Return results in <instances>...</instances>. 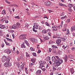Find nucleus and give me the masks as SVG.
<instances>
[{
  "label": "nucleus",
  "mask_w": 75,
  "mask_h": 75,
  "mask_svg": "<svg viewBox=\"0 0 75 75\" xmlns=\"http://www.w3.org/2000/svg\"><path fill=\"white\" fill-rule=\"evenodd\" d=\"M70 71L72 74H73L74 73V69H70Z\"/></svg>",
  "instance_id": "nucleus-26"
},
{
  "label": "nucleus",
  "mask_w": 75,
  "mask_h": 75,
  "mask_svg": "<svg viewBox=\"0 0 75 75\" xmlns=\"http://www.w3.org/2000/svg\"><path fill=\"white\" fill-rule=\"evenodd\" d=\"M40 62L43 64H46V62L44 60H41L40 61Z\"/></svg>",
  "instance_id": "nucleus-21"
},
{
  "label": "nucleus",
  "mask_w": 75,
  "mask_h": 75,
  "mask_svg": "<svg viewBox=\"0 0 75 75\" xmlns=\"http://www.w3.org/2000/svg\"><path fill=\"white\" fill-rule=\"evenodd\" d=\"M50 74V75H53V72H51Z\"/></svg>",
  "instance_id": "nucleus-64"
},
{
  "label": "nucleus",
  "mask_w": 75,
  "mask_h": 75,
  "mask_svg": "<svg viewBox=\"0 0 75 75\" xmlns=\"http://www.w3.org/2000/svg\"><path fill=\"white\" fill-rule=\"evenodd\" d=\"M45 24L46 25H47V26H48V27H50V24H49V23L47 22H46Z\"/></svg>",
  "instance_id": "nucleus-35"
},
{
  "label": "nucleus",
  "mask_w": 75,
  "mask_h": 75,
  "mask_svg": "<svg viewBox=\"0 0 75 75\" xmlns=\"http://www.w3.org/2000/svg\"><path fill=\"white\" fill-rule=\"evenodd\" d=\"M6 40H8V41H11V42H13V40L11 39H10L8 38H6Z\"/></svg>",
  "instance_id": "nucleus-33"
},
{
  "label": "nucleus",
  "mask_w": 75,
  "mask_h": 75,
  "mask_svg": "<svg viewBox=\"0 0 75 75\" xmlns=\"http://www.w3.org/2000/svg\"><path fill=\"white\" fill-rule=\"evenodd\" d=\"M5 28V25H3L2 24H0V28L3 29Z\"/></svg>",
  "instance_id": "nucleus-19"
},
{
  "label": "nucleus",
  "mask_w": 75,
  "mask_h": 75,
  "mask_svg": "<svg viewBox=\"0 0 75 75\" xmlns=\"http://www.w3.org/2000/svg\"><path fill=\"white\" fill-rule=\"evenodd\" d=\"M67 34H69V30L68 29L67 30Z\"/></svg>",
  "instance_id": "nucleus-61"
},
{
  "label": "nucleus",
  "mask_w": 75,
  "mask_h": 75,
  "mask_svg": "<svg viewBox=\"0 0 75 75\" xmlns=\"http://www.w3.org/2000/svg\"><path fill=\"white\" fill-rule=\"evenodd\" d=\"M62 51H61L60 50H59L58 51V53L59 55H61V54H62Z\"/></svg>",
  "instance_id": "nucleus-36"
},
{
  "label": "nucleus",
  "mask_w": 75,
  "mask_h": 75,
  "mask_svg": "<svg viewBox=\"0 0 75 75\" xmlns=\"http://www.w3.org/2000/svg\"><path fill=\"white\" fill-rule=\"evenodd\" d=\"M67 26H68V25H67V24H65L64 25V27H67Z\"/></svg>",
  "instance_id": "nucleus-59"
},
{
  "label": "nucleus",
  "mask_w": 75,
  "mask_h": 75,
  "mask_svg": "<svg viewBox=\"0 0 75 75\" xmlns=\"http://www.w3.org/2000/svg\"><path fill=\"white\" fill-rule=\"evenodd\" d=\"M30 50L32 51H35V50L32 47H30Z\"/></svg>",
  "instance_id": "nucleus-34"
},
{
  "label": "nucleus",
  "mask_w": 75,
  "mask_h": 75,
  "mask_svg": "<svg viewBox=\"0 0 75 75\" xmlns=\"http://www.w3.org/2000/svg\"><path fill=\"white\" fill-rule=\"evenodd\" d=\"M25 43L27 46H30V45H29V44H28V42H25Z\"/></svg>",
  "instance_id": "nucleus-43"
},
{
  "label": "nucleus",
  "mask_w": 75,
  "mask_h": 75,
  "mask_svg": "<svg viewBox=\"0 0 75 75\" xmlns=\"http://www.w3.org/2000/svg\"><path fill=\"white\" fill-rule=\"evenodd\" d=\"M6 23H8V20H6L5 21Z\"/></svg>",
  "instance_id": "nucleus-60"
},
{
  "label": "nucleus",
  "mask_w": 75,
  "mask_h": 75,
  "mask_svg": "<svg viewBox=\"0 0 75 75\" xmlns=\"http://www.w3.org/2000/svg\"><path fill=\"white\" fill-rule=\"evenodd\" d=\"M74 30H75V26H73L71 28V31H73Z\"/></svg>",
  "instance_id": "nucleus-22"
},
{
  "label": "nucleus",
  "mask_w": 75,
  "mask_h": 75,
  "mask_svg": "<svg viewBox=\"0 0 75 75\" xmlns=\"http://www.w3.org/2000/svg\"><path fill=\"white\" fill-rule=\"evenodd\" d=\"M59 6H62V7H65L66 6V5L63 4L61 3H59Z\"/></svg>",
  "instance_id": "nucleus-18"
},
{
  "label": "nucleus",
  "mask_w": 75,
  "mask_h": 75,
  "mask_svg": "<svg viewBox=\"0 0 75 75\" xmlns=\"http://www.w3.org/2000/svg\"><path fill=\"white\" fill-rule=\"evenodd\" d=\"M41 70H39L36 71V73L37 75H38V74H41Z\"/></svg>",
  "instance_id": "nucleus-17"
},
{
  "label": "nucleus",
  "mask_w": 75,
  "mask_h": 75,
  "mask_svg": "<svg viewBox=\"0 0 75 75\" xmlns=\"http://www.w3.org/2000/svg\"><path fill=\"white\" fill-rule=\"evenodd\" d=\"M35 60H36V59L35 58H32L31 59V62L32 63H30L29 64L30 67H34V65H35Z\"/></svg>",
  "instance_id": "nucleus-1"
},
{
  "label": "nucleus",
  "mask_w": 75,
  "mask_h": 75,
  "mask_svg": "<svg viewBox=\"0 0 75 75\" xmlns=\"http://www.w3.org/2000/svg\"><path fill=\"white\" fill-rule=\"evenodd\" d=\"M56 27L57 26L56 25H54L52 26V28H53V31H56L57 30V29L56 28Z\"/></svg>",
  "instance_id": "nucleus-12"
},
{
  "label": "nucleus",
  "mask_w": 75,
  "mask_h": 75,
  "mask_svg": "<svg viewBox=\"0 0 75 75\" xmlns=\"http://www.w3.org/2000/svg\"><path fill=\"white\" fill-rule=\"evenodd\" d=\"M4 43H2V45L1 46V47H2V48H3V47H4Z\"/></svg>",
  "instance_id": "nucleus-50"
},
{
  "label": "nucleus",
  "mask_w": 75,
  "mask_h": 75,
  "mask_svg": "<svg viewBox=\"0 0 75 75\" xmlns=\"http://www.w3.org/2000/svg\"><path fill=\"white\" fill-rule=\"evenodd\" d=\"M73 6H74V4H69L68 5V6L70 8H72Z\"/></svg>",
  "instance_id": "nucleus-25"
},
{
  "label": "nucleus",
  "mask_w": 75,
  "mask_h": 75,
  "mask_svg": "<svg viewBox=\"0 0 75 75\" xmlns=\"http://www.w3.org/2000/svg\"><path fill=\"white\" fill-rule=\"evenodd\" d=\"M43 18H46L47 19H48V18H47V16L45 15L44 16Z\"/></svg>",
  "instance_id": "nucleus-48"
},
{
  "label": "nucleus",
  "mask_w": 75,
  "mask_h": 75,
  "mask_svg": "<svg viewBox=\"0 0 75 75\" xmlns=\"http://www.w3.org/2000/svg\"><path fill=\"white\" fill-rule=\"evenodd\" d=\"M1 13L2 14H6V11H5V9L3 10L1 12Z\"/></svg>",
  "instance_id": "nucleus-23"
},
{
  "label": "nucleus",
  "mask_w": 75,
  "mask_h": 75,
  "mask_svg": "<svg viewBox=\"0 0 75 75\" xmlns=\"http://www.w3.org/2000/svg\"><path fill=\"white\" fill-rule=\"evenodd\" d=\"M48 35L49 36H50L51 37V32H49L48 33Z\"/></svg>",
  "instance_id": "nucleus-53"
},
{
  "label": "nucleus",
  "mask_w": 75,
  "mask_h": 75,
  "mask_svg": "<svg viewBox=\"0 0 75 75\" xmlns=\"http://www.w3.org/2000/svg\"><path fill=\"white\" fill-rule=\"evenodd\" d=\"M34 25L33 26V31H35L36 33H37V31L35 30H37L38 29V27L39 25L38 23H35L34 24Z\"/></svg>",
  "instance_id": "nucleus-3"
},
{
  "label": "nucleus",
  "mask_w": 75,
  "mask_h": 75,
  "mask_svg": "<svg viewBox=\"0 0 75 75\" xmlns=\"http://www.w3.org/2000/svg\"><path fill=\"white\" fill-rule=\"evenodd\" d=\"M11 63L10 62H5L4 64V65L5 67H10L11 66Z\"/></svg>",
  "instance_id": "nucleus-6"
},
{
  "label": "nucleus",
  "mask_w": 75,
  "mask_h": 75,
  "mask_svg": "<svg viewBox=\"0 0 75 75\" xmlns=\"http://www.w3.org/2000/svg\"><path fill=\"white\" fill-rule=\"evenodd\" d=\"M5 1L7 3H8V4H10V2L7 1V0H5Z\"/></svg>",
  "instance_id": "nucleus-40"
},
{
  "label": "nucleus",
  "mask_w": 75,
  "mask_h": 75,
  "mask_svg": "<svg viewBox=\"0 0 75 75\" xmlns=\"http://www.w3.org/2000/svg\"><path fill=\"white\" fill-rule=\"evenodd\" d=\"M21 47V48H25V45H24V43H23L22 44Z\"/></svg>",
  "instance_id": "nucleus-27"
},
{
  "label": "nucleus",
  "mask_w": 75,
  "mask_h": 75,
  "mask_svg": "<svg viewBox=\"0 0 75 75\" xmlns=\"http://www.w3.org/2000/svg\"><path fill=\"white\" fill-rule=\"evenodd\" d=\"M24 36H25V35L23 34L21 35L20 36H19V38L20 39H21V38H22L24 37Z\"/></svg>",
  "instance_id": "nucleus-30"
},
{
  "label": "nucleus",
  "mask_w": 75,
  "mask_h": 75,
  "mask_svg": "<svg viewBox=\"0 0 75 75\" xmlns=\"http://www.w3.org/2000/svg\"><path fill=\"white\" fill-rule=\"evenodd\" d=\"M62 63H63V60H62V59H60L59 60L56 62V66H59L61 65V64H62Z\"/></svg>",
  "instance_id": "nucleus-5"
},
{
  "label": "nucleus",
  "mask_w": 75,
  "mask_h": 75,
  "mask_svg": "<svg viewBox=\"0 0 75 75\" xmlns=\"http://www.w3.org/2000/svg\"><path fill=\"white\" fill-rule=\"evenodd\" d=\"M15 18H17L18 19H20V17H19L18 16L15 17Z\"/></svg>",
  "instance_id": "nucleus-47"
},
{
  "label": "nucleus",
  "mask_w": 75,
  "mask_h": 75,
  "mask_svg": "<svg viewBox=\"0 0 75 75\" xmlns=\"http://www.w3.org/2000/svg\"><path fill=\"white\" fill-rule=\"evenodd\" d=\"M56 44H60L61 42V41L60 39H58L56 40Z\"/></svg>",
  "instance_id": "nucleus-14"
},
{
  "label": "nucleus",
  "mask_w": 75,
  "mask_h": 75,
  "mask_svg": "<svg viewBox=\"0 0 75 75\" xmlns=\"http://www.w3.org/2000/svg\"><path fill=\"white\" fill-rule=\"evenodd\" d=\"M43 38L45 39V40H49V38H50L49 37H48V36H44L43 37Z\"/></svg>",
  "instance_id": "nucleus-16"
},
{
  "label": "nucleus",
  "mask_w": 75,
  "mask_h": 75,
  "mask_svg": "<svg viewBox=\"0 0 75 75\" xmlns=\"http://www.w3.org/2000/svg\"><path fill=\"white\" fill-rule=\"evenodd\" d=\"M20 24L18 23H16V25H13L12 27V28H13V29H16V28H20Z\"/></svg>",
  "instance_id": "nucleus-4"
},
{
  "label": "nucleus",
  "mask_w": 75,
  "mask_h": 75,
  "mask_svg": "<svg viewBox=\"0 0 75 75\" xmlns=\"http://www.w3.org/2000/svg\"><path fill=\"white\" fill-rule=\"evenodd\" d=\"M50 59L51 58H50V57H49V56H48L46 58V59H47V61H50Z\"/></svg>",
  "instance_id": "nucleus-28"
},
{
  "label": "nucleus",
  "mask_w": 75,
  "mask_h": 75,
  "mask_svg": "<svg viewBox=\"0 0 75 75\" xmlns=\"http://www.w3.org/2000/svg\"><path fill=\"white\" fill-rule=\"evenodd\" d=\"M24 64H22V65L21 66L19 69L20 70H22V71L23 70V69L24 68Z\"/></svg>",
  "instance_id": "nucleus-13"
},
{
  "label": "nucleus",
  "mask_w": 75,
  "mask_h": 75,
  "mask_svg": "<svg viewBox=\"0 0 75 75\" xmlns=\"http://www.w3.org/2000/svg\"><path fill=\"white\" fill-rule=\"evenodd\" d=\"M67 23H69V22H70V19H68L67 21Z\"/></svg>",
  "instance_id": "nucleus-46"
},
{
  "label": "nucleus",
  "mask_w": 75,
  "mask_h": 75,
  "mask_svg": "<svg viewBox=\"0 0 75 75\" xmlns=\"http://www.w3.org/2000/svg\"><path fill=\"white\" fill-rule=\"evenodd\" d=\"M1 75H4V73H1Z\"/></svg>",
  "instance_id": "nucleus-63"
},
{
  "label": "nucleus",
  "mask_w": 75,
  "mask_h": 75,
  "mask_svg": "<svg viewBox=\"0 0 75 75\" xmlns=\"http://www.w3.org/2000/svg\"><path fill=\"white\" fill-rule=\"evenodd\" d=\"M17 66H18V68H20V67H21V66H20V64H18L17 65Z\"/></svg>",
  "instance_id": "nucleus-58"
},
{
  "label": "nucleus",
  "mask_w": 75,
  "mask_h": 75,
  "mask_svg": "<svg viewBox=\"0 0 75 75\" xmlns=\"http://www.w3.org/2000/svg\"><path fill=\"white\" fill-rule=\"evenodd\" d=\"M45 4L47 6H50L51 4V2L49 1H46L45 3Z\"/></svg>",
  "instance_id": "nucleus-8"
},
{
  "label": "nucleus",
  "mask_w": 75,
  "mask_h": 75,
  "mask_svg": "<svg viewBox=\"0 0 75 75\" xmlns=\"http://www.w3.org/2000/svg\"><path fill=\"white\" fill-rule=\"evenodd\" d=\"M41 52V50H38V54H40V53Z\"/></svg>",
  "instance_id": "nucleus-54"
},
{
  "label": "nucleus",
  "mask_w": 75,
  "mask_h": 75,
  "mask_svg": "<svg viewBox=\"0 0 75 75\" xmlns=\"http://www.w3.org/2000/svg\"><path fill=\"white\" fill-rule=\"evenodd\" d=\"M41 69H42V71H45L46 70V69H45L44 68H42Z\"/></svg>",
  "instance_id": "nucleus-45"
},
{
  "label": "nucleus",
  "mask_w": 75,
  "mask_h": 75,
  "mask_svg": "<svg viewBox=\"0 0 75 75\" xmlns=\"http://www.w3.org/2000/svg\"><path fill=\"white\" fill-rule=\"evenodd\" d=\"M25 43L27 46H30V45H29V44H28V42H25Z\"/></svg>",
  "instance_id": "nucleus-44"
},
{
  "label": "nucleus",
  "mask_w": 75,
  "mask_h": 75,
  "mask_svg": "<svg viewBox=\"0 0 75 75\" xmlns=\"http://www.w3.org/2000/svg\"><path fill=\"white\" fill-rule=\"evenodd\" d=\"M33 56H34L35 57H36L37 56V55L36 54V53H33Z\"/></svg>",
  "instance_id": "nucleus-42"
},
{
  "label": "nucleus",
  "mask_w": 75,
  "mask_h": 75,
  "mask_svg": "<svg viewBox=\"0 0 75 75\" xmlns=\"http://www.w3.org/2000/svg\"><path fill=\"white\" fill-rule=\"evenodd\" d=\"M56 69H57L55 68L54 67L53 68V71H56Z\"/></svg>",
  "instance_id": "nucleus-52"
},
{
  "label": "nucleus",
  "mask_w": 75,
  "mask_h": 75,
  "mask_svg": "<svg viewBox=\"0 0 75 75\" xmlns=\"http://www.w3.org/2000/svg\"><path fill=\"white\" fill-rule=\"evenodd\" d=\"M6 61V57L5 56H3L2 58V62H4Z\"/></svg>",
  "instance_id": "nucleus-10"
},
{
  "label": "nucleus",
  "mask_w": 75,
  "mask_h": 75,
  "mask_svg": "<svg viewBox=\"0 0 75 75\" xmlns=\"http://www.w3.org/2000/svg\"><path fill=\"white\" fill-rule=\"evenodd\" d=\"M42 33L43 34H46L47 33V31L45 30H43L42 31Z\"/></svg>",
  "instance_id": "nucleus-32"
},
{
  "label": "nucleus",
  "mask_w": 75,
  "mask_h": 75,
  "mask_svg": "<svg viewBox=\"0 0 75 75\" xmlns=\"http://www.w3.org/2000/svg\"><path fill=\"white\" fill-rule=\"evenodd\" d=\"M21 40H25V39H26V37L25 36H24L22 38H21Z\"/></svg>",
  "instance_id": "nucleus-38"
},
{
  "label": "nucleus",
  "mask_w": 75,
  "mask_h": 75,
  "mask_svg": "<svg viewBox=\"0 0 75 75\" xmlns=\"http://www.w3.org/2000/svg\"><path fill=\"white\" fill-rule=\"evenodd\" d=\"M64 59H65V62H67V61L68 60V56H67V55H65V57H64Z\"/></svg>",
  "instance_id": "nucleus-15"
},
{
  "label": "nucleus",
  "mask_w": 75,
  "mask_h": 75,
  "mask_svg": "<svg viewBox=\"0 0 75 75\" xmlns=\"http://www.w3.org/2000/svg\"><path fill=\"white\" fill-rule=\"evenodd\" d=\"M53 38H58V39H61L62 41H66V38H65L64 37L62 38H60V37H57L56 36H54L53 37Z\"/></svg>",
  "instance_id": "nucleus-7"
},
{
  "label": "nucleus",
  "mask_w": 75,
  "mask_h": 75,
  "mask_svg": "<svg viewBox=\"0 0 75 75\" xmlns=\"http://www.w3.org/2000/svg\"><path fill=\"white\" fill-rule=\"evenodd\" d=\"M41 23L42 24H45V21H42V22H41Z\"/></svg>",
  "instance_id": "nucleus-57"
},
{
  "label": "nucleus",
  "mask_w": 75,
  "mask_h": 75,
  "mask_svg": "<svg viewBox=\"0 0 75 75\" xmlns=\"http://www.w3.org/2000/svg\"><path fill=\"white\" fill-rule=\"evenodd\" d=\"M68 58H73L74 56L72 55H69L68 56Z\"/></svg>",
  "instance_id": "nucleus-24"
},
{
  "label": "nucleus",
  "mask_w": 75,
  "mask_h": 75,
  "mask_svg": "<svg viewBox=\"0 0 75 75\" xmlns=\"http://www.w3.org/2000/svg\"><path fill=\"white\" fill-rule=\"evenodd\" d=\"M5 52H6V53L7 54H10L11 52V51L9 49H6L5 50Z\"/></svg>",
  "instance_id": "nucleus-11"
},
{
  "label": "nucleus",
  "mask_w": 75,
  "mask_h": 75,
  "mask_svg": "<svg viewBox=\"0 0 75 75\" xmlns=\"http://www.w3.org/2000/svg\"><path fill=\"white\" fill-rule=\"evenodd\" d=\"M40 68H42V67H44V64L42 63H41V64H40Z\"/></svg>",
  "instance_id": "nucleus-20"
},
{
  "label": "nucleus",
  "mask_w": 75,
  "mask_h": 75,
  "mask_svg": "<svg viewBox=\"0 0 75 75\" xmlns=\"http://www.w3.org/2000/svg\"><path fill=\"white\" fill-rule=\"evenodd\" d=\"M64 23V22L63 21H62L61 22V23L60 24V26L61 27H62V25H63V23Z\"/></svg>",
  "instance_id": "nucleus-41"
},
{
  "label": "nucleus",
  "mask_w": 75,
  "mask_h": 75,
  "mask_svg": "<svg viewBox=\"0 0 75 75\" xmlns=\"http://www.w3.org/2000/svg\"><path fill=\"white\" fill-rule=\"evenodd\" d=\"M52 61H54V62L59 61V60H62V59L59 58L58 56H55V57L54 56L52 57Z\"/></svg>",
  "instance_id": "nucleus-2"
},
{
  "label": "nucleus",
  "mask_w": 75,
  "mask_h": 75,
  "mask_svg": "<svg viewBox=\"0 0 75 75\" xmlns=\"http://www.w3.org/2000/svg\"><path fill=\"white\" fill-rule=\"evenodd\" d=\"M6 44L7 45H10V44L7 42H6Z\"/></svg>",
  "instance_id": "nucleus-51"
},
{
  "label": "nucleus",
  "mask_w": 75,
  "mask_h": 75,
  "mask_svg": "<svg viewBox=\"0 0 75 75\" xmlns=\"http://www.w3.org/2000/svg\"><path fill=\"white\" fill-rule=\"evenodd\" d=\"M29 26V25L28 24L26 23L25 24V28H28V27Z\"/></svg>",
  "instance_id": "nucleus-31"
},
{
  "label": "nucleus",
  "mask_w": 75,
  "mask_h": 75,
  "mask_svg": "<svg viewBox=\"0 0 75 75\" xmlns=\"http://www.w3.org/2000/svg\"><path fill=\"white\" fill-rule=\"evenodd\" d=\"M26 57H29V54H28V53L27 52H26Z\"/></svg>",
  "instance_id": "nucleus-55"
},
{
  "label": "nucleus",
  "mask_w": 75,
  "mask_h": 75,
  "mask_svg": "<svg viewBox=\"0 0 75 75\" xmlns=\"http://www.w3.org/2000/svg\"><path fill=\"white\" fill-rule=\"evenodd\" d=\"M16 53L17 54H19V51H18V50H17L16 51Z\"/></svg>",
  "instance_id": "nucleus-62"
},
{
  "label": "nucleus",
  "mask_w": 75,
  "mask_h": 75,
  "mask_svg": "<svg viewBox=\"0 0 75 75\" xmlns=\"http://www.w3.org/2000/svg\"><path fill=\"white\" fill-rule=\"evenodd\" d=\"M14 6H15V7H18V5L16 4H14L13 5Z\"/></svg>",
  "instance_id": "nucleus-56"
},
{
  "label": "nucleus",
  "mask_w": 75,
  "mask_h": 75,
  "mask_svg": "<svg viewBox=\"0 0 75 75\" xmlns=\"http://www.w3.org/2000/svg\"><path fill=\"white\" fill-rule=\"evenodd\" d=\"M71 50L72 51H74V50H75V48L74 47H73L71 49Z\"/></svg>",
  "instance_id": "nucleus-49"
},
{
  "label": "nucleus",
  "mask_w": 75,
  "mask_h": 75,
  "mask_svg": "<svg viewBox=\"0 0 75 75\" xmlns=\"http://www.w3.org/2000/svg\"><path fill=\"white\" fill-rule=\"evenodd\" d=\"M6 62H10V59L9 58H7V59H6Z\"/></svg>",
  "instance_id": "nucleus-29"
},
{
  "label": "nucleus",
  "mask_w": 75,
  "mask_h": 75,
  "mask_svg": "<svg viewBox=\"0 0 75 75\" xmlns=\"http://www.w3.org/2000/svg\"><path fill=\"white\" fill-rule=\"evenodd\" d=\"M52 47H53V48H57V49H58V47L55 45H53L52 46Z\"/></svg>",
  "instance_id": "nucleus-39"
},
{
  "label": "nucleus",
  "mask_w": 75,
  "mask_h": 75,
  "mask_svg": "<svg viewBox=\"0 0 75 75\" xmlns=\"http://www.w3.org/2000/svg\"><path fill=\"white\" fill-rule=\"evenodd\" d=\"M67 18V16H63L61 18V20H63V19H64V18Z\"/></svg>",
  "instance_id": "nucleus-37"
},
{
  "label": "nucleus",
  "mask_w": 75,
  "mask_h": 75,
  "mask_svg": "<svg viewBox=\"0 0 75 75\" xmlns=\"http://www.w3.org/2000/svg\"><path fill=\"white\" fill-rule=\"evenodd\" d=\"M31 41L32 42L34 43V42H38V40L34 38H33L31 39Z\"/></svg>",
  "instance_id": "nucleus-9"
}]
</instances>
